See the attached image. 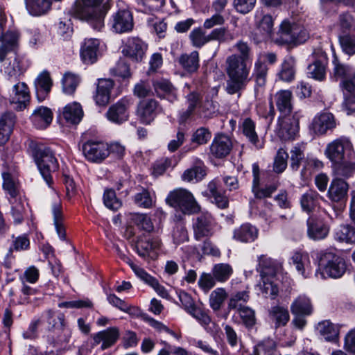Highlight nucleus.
Segmentation results:
<instances>
[{
    "label": "nucleus",
    "mask_w": 355,
    "mask_h": 355,
    "mask_svg": "<svg viewBox=\"0 0 355 355\" xmlns=\"http://www.w3.org/2000/svg\"><path fill=\"white\" fill-rule=\"evenodd\" d=\"M4 72L10 77H16L23 71L21 59L16 54L10 56L4 64Z\"/></svg>",
    "instance_id": "obj_44"
},
{
    "label": "nucleus",
    "mask_w": 355,
    "mask_h": 355,
    "mask_svg": "<svg viewBox=\"0 0 355 355\" xmlns=\"http://www.w3.org/2000/svg\"><path fill=\"white\" fill-rule=\"evenodd\" d=\"M153 86L157 96L173 103L178 99L176 89L166 79H157L153 81Z\"/></svg>",
    "instance_id": "obj_23"
},
{
    "label": "nucleus",
    "mask_w": 355,
    "mask_h": 355,
    "mask_svg": "<svg viewBox=\"0 0 355 355\" xmlns=\"http://www.w3.org/2000/svg\"><path fill=\"white\" fill-rule=\"evenodd\" d=\"M132 104L130 97H123L112 105L106 112L107 119L112 123L120 124L128 119V108Z\"/></svg>",
    "instance_id": "obj_12"
},
{
    "label": "nucleus",
    "mask_w": 355,
    "mask_h": 355,
    "mask_svg": "<svg viewBox=\"0 0 355 355\" xmlns=\"http://www.w3.org/2000/svg\"><path fill=\"white\" fill-rule=\"evenodd\" d=\"M83 114L81 105L79 103L73 102L66 105L60 111L59 118L68 124L76 125L80 122Z\"/></svg>",
    "instance_id": "obj_17"
},
{
    "label": "nucleus",
    "mask_w": 355,
    "mask_h": 355,
    "mask_svg": "<svg viewBox=\"0 0 355 355\" xmlns=\"http://www.w3.org/2000/svg\"><path fill=\"white\" fill-rule=\"evenodd\" d=\"M326 64L325 60H315L309 64L308 73L310 77L316 80H324L326 76Z\"/></svg>",
    "instance_id": "obj_49"
},
{
    "label": "nucleus",
    "mask_w": 355,
    "mask_h": 355,
    "mask_svg": "<svg viewBox=\"0 0 355 355\" xmlns=\"http://www.w3.org/2000/svg\"><path fill=\"white\" fill-rule=\"evenodd\" d=\"M261 282L259 286L265 297H271L274 299L278 294L279 290L277 285L274 282L275 277L261 278Z\"/></svg>",
    "instance_id": "obj_48"
},
{
    "label": "nucleus",
    "mask_w": 355,
    "mask_h": 355,
    "mask_svg": "<svg viewBox=\"0 0 355 355\" xmlns=\"http://www.w3.org/2000/svg\"><path fill=\"white\" fill-rule=\"evenodd\" d=\"M99 42L96 39H86L81 46L80 55L86 64H93L97 60Z\"/></svg>",
    "instance_id": "obj_29"
},
{
    "label": "nucleus",
    "mask_w": 355,
    "mask_h": 355,
    "mask_svg": "<svg viewBox=\"0 0 355 355\" xmlns=\"http://www.w3.org/2000/svg\"><path fill=\"white\" fill-rule=\"evenodd\" d=\"M119 335V330L116 327L99 331L94 336V345L102 343L101 348L102 349H107L116 343Z\"/></svg>",
    "instance_id": "obj_24"
},
{
    "label": "nucleus",
    "mask_w": 355,
    "mask_h": 355,
    "mask_svg": "<svg viewBox=\"0 0 355 355\" xmlns=\"http://www.w3.org/2000/svg\"><path fill=\"white\" fill-rule=\"evenodd\" d=\"M180 64L189 72L196 71L199 67V54L193 51L190 54H184L180 57Z\"/></svg>",
    "instance_id": "obj_46"
},
{
    "label": "nucleus",
    "mask_w": 355,
    "mask_h": 355,
    "mask_svg": "<svg viewBox=\"0 0 355 355\" xmlns=\"http://www.w3.org/2000/svg\"><path fill=\"white\" fill-rule=\"evenodd\" d=\"M104 205L108 209L116 211L121 207V202L117 198L113 189H106L103 194Z\"/></svg>",
    "instance_id": "obj_62"
},
{
    "label": "nucleus",
    "mask_w": 355,
    "mask_h": 355,
    "mask_svg": "<svg viewBox=\"0 0 355 355\" xmlns=\"http://www.w3.org/2000/svg\"><path fill=\"white\" fill-rule=\"evenodd\" d=\"M318 266L320 275L331 278H340L347 270L345 259L332 252L322 251L318 256Z\"/></svg>",
    "instance_id": "obj_3"
},
{
    "label": "nucleus",
    "mask_w": 355,
    "mask_h": 355,
    "mask_svg": "<svg viewBox=\"0 0 355 355\" xmlns=\"http://www.w3.org/2000/svg\"><path fill=\"white\" fill-rule=\"evenodd\" d=\"M349 184L343 178H336L332 180L328 189L329 198L335 202H339L347 198Z\"/></svg>",
    "instance_id": "obj_19"
},
{
    "label": "nucleus",
    "mask_w": 355,
    "mask_h": 355,
    "mask_svg": "<svg viewBox=\"0 0 355 355\" xmlns=\"http://www.w3.org/2000/svg\"><path fill=\"white\" fill-rule=\"evenodd\" d=\"M172 237L174 243L180 244L189 240V235L184 224L177 223L173 227Z\"/></svg>",
    "instance_id": "obj_61"
},
{
    "label": "nucleus",
    "mask_w": 355,
    "mask_h": 355,
    "mask_svg": "<svg viewBox=\"0 0 355 355\" xmlns=\"http://www.w3.org/2000/svg\"><path fill=\"white\" fill-rule=\"evenodd\" d=\"M209 41L216 40L219 43L229 42L234 39V36L225 27L214 28L209 34Z\"/></svg>",
    "instance_id": "obj_56"
},
{
    "label": "nucleus",
    "mask_w": 355,
    "mask_h": 355,
    "mask_svg": "<svg viewBox=\"0 0 355 355\" xmlns=\"http://www.w3.org/2000/svg\"><path fill=\"white\" fill-rule=\"evenodd\" d=\"M31 120L36 128L45 129L52 122L53 113L49 108L40 106L33 111Z\"/></svg>",
    "instance_id": "obj_26"
},
{
    "label": "nucleus",
    "mask_w": 355,
    "mask_h": 355,
    "mask_svg": "<svg viewBox=\"0 0 355 355\" xmlns=\"http://www.w3.org/2000/svg\"><path fill=\"white\" fill-rule=\"evenodd\" d=\"M232 148L230 138L223 134L216 135L210 146V153L216 158H223L227 156Z\"/></svg>",
    "instance_id": "obj_16"
},
{
    "label": "nucleus",
    "mask_w": 355,
    "mask_h": 355,
    "mask_svg": "<svg viewBox=\"0 0 355 355\" xmlns=\"http://www.w3.org/2000/svg\"><path fill=\"white\" fill-rule=\"evenodd\" d=\"M162 108L158 101L153 98L140 101L136 110L139 121L150 125L160 112Z\"/></svg>",
    "instance_id": "obj_9"
},
{
    "label": "nucleus",
    "mask_w": 355,
    "mask_h": 355,
    "mask_svg": "<svg viewBox=\"0 0 355 355\" xmlns=\"http://www.w3.org/2000/svg\"><path fill=\"white\" fill-rule=\"evenodd\" d=\"M131 220L135 225L146 232H150L154 229L151 219L146 214H132Z\"/></svg>",
    "instance_id": "obj_57"
},
{
    "label": "nucleus",
    "mask_w": 355,
    "mask_h": 355,
    "mask_svg": "<svg viewBox=\"0 0 355 355\" xmlns=\"http://www.w3.org/2000/svg\"><path fill=\"white\" fill-rule=\"evenodd\" d=\"M225 71L228 76L226 85V92L229 94H237L239 96L250 80V67L249 63L240 61L235 55H230L225 61Z\"/></svg>",
    "instance_id": "obj_1"
},
{
    "label": "nucleus",
    "mask_w": 355,
    "mask_h": 355,
    "mask_svg": "<svg viewBox=\"0 0 355 355\" xmlns=\"http://www.w3.org/2000/svg\"><path fill=\"white\" fill-rule=\"evenodd\" d=\"M80 79L78 76L72 73H66L62 78V90L64 94L68 95L73 94Z\"/></svg>",
    "instance_id": "obj_53"
},
{
    "label": "nucleus",
    "mask_w": 355,
    "mask_h": 355,
    "mask_svg": "<svg viewBox=\"0 0 355 355\" xmlns=\"http://www.w3.org/2000/svg\"><path fill=\"white\" fill-rule=\"evenodd\" d=\"M250 300L249 292L242 291L232 294L228 302V309L230 310H239L245 305Z\"/></svg>",
    "instance_id": "obj_47"
},
{
    "label": "nucleus",
    "mask_w": 355,
    "mask_h": 355,
    "mask_svg": "<svg viewBox=\"0 0 355 355\" xmlns=\"http://www.w3.org/2000/svg\"><path fill=\"white\" fill-rule=\"evenodd\" d=\"M290 153V167L293 171H297L299 170L301 164H304V161L306 159L304 157V150H302L299 146H294L291 149Z\"/></svg>",
    "instance_id": "obj_59"
},
{
    "label": "nucleus",
    "mask_w": 355,
    "mask_h": 355,
    "mask_svg": "<svg viewBox=\"0 0 355 355\" xmlns=\"http://www.w3.org/2000/svg\"><path fill=\"white\" fill-rule=\"evenodd\" d=\"M205 194L213 198L212 202H214L218 207L225 209L228 207V198L218 191L217 184L215 181H211L208 184L207 189L205 192Z\"/></svg>",
    "instance_id": "obj_38"
},
{
    "label": "nucleus",
    "mask_w": 355,
    "mask_h": 355,
    "mask_svg": "<svg viewBox=\"0 0 355 355\" xmlns=\"http://www.w3.org/2000/svg\"><path fill=\"white\" fill-rule=\"evenodd\" d=\"M147 50V45L138 37L129 38L122 49L123 55L134 62L142 61Z\"/></svg>",
    "instance_id": "obj_14"
},
{
    "label": "nucleus",
    "mask_w": 355,
    "mask_h": 355,
    "mask_svg": "<svg viewBox=\"0 0 355 355\" xmlns=\"http://www.w3.org/2000/svg\"><path fill=\"white\" fill-rule=\"evenodd\" d=\"M299 129V122L290 116H283L279 119L277 134L282 140L294 139Z\"/></svg>",
    "instance_id": "obj_15"
},
{
    "label": "nucleus",
    "mask_w": 355,
    "mask_h": 355,
    "mask_svg": "<svg viewBox=\"0 0 355 355\" xmlns=\"http://www.w3.org/2000/svg\"><path fill=\"white\" fill-rule=\"evenodd\" d=\"M103 0H78L73 12L81 20L87 21L94 29L101 31L104 26L105 12L101 7Z\"/></svg>",
    "instance_id": "obj_2"
},
{
    "label": "nucleus",
    "mask_w": 355,
    "mask_h": 355,
    "mask_svg": "<svg viewBox=\"0 0 355 355\" xmlns=\"http://www.w3.org/2000/svg\"><path fill=\"white\" fill-rule=\"evenodd\" d=\"M167 204L184 214H193L200 210L193 195L187 189H176L171 191L166 198Z\"/></svg>",
    "instance_id": "obj_5"
},
{
    "label": "nucleus",
    "mask_w": 355,
    "mask_h": 355,
    "mask_svg": "<svg viewBox=\"0 0 355 355\" xmlns=\"http://www.w3.org/2000/svg\"><path fill=\"white\" fill-rule=\"evenodd\" d=\"M52 80L48 71H44L40 73L35 80L37 98L43 101L51 91Z\"/></svg>",
    "instance_id": "obj_27"
},
{
    "label": "nucleus",
    "mask_w": 355,
    "mask_h": 355,
    "mask_svg": "<svg viewBox=\"0 0 355 355\" xmlns=\"http://www.w3.org/2000/svg\"><path fill=\"white\" fill-rule=\"evenodd\" d=\"M281 269V264L271 258L265 255L259 257L257 270L260 273L261 278L275 277Z\"/></svg>",
    "instance_id": "obj_25"
},
{
    "label": "nucleus",
    "mask_w": 355,
    "mask_h": 355,
    "mask_svg": "<svg viewBox=\"0 0 355 355\" xmlns=\"http://www.w3.org/2000/svg\"><path fill=\"white\" fill-rule=\"evenodd\" d=\"M114 85V81L110 78H101L98 80L94 101L101 106L106 105L110 98V93Z\"/></svg>",
    "instance_id": "obj_20"
},
{
    "label": "nucleus",
    "mask_w": 355,
    "mask_h": 355,
    "mask_svg": "<svg viewBox=\"0 0 355 355\" xmlns=\"http://www.w3.org/2000/svg\"><path fill=\"white\" fill-rule=\"evenodd\" d=\"M293 94L289 90H280L275 95V102L278 110L286 116L293 109Z\"/></svg>",
    "instance_id": "obj_32"
},
{
    "label": "nucleus",
    "mask_w": 355,
    "mask_h": 355,
    "mask_svg": "<svg viewBox=\"0 0 355 355\" xmlns=\"http://www.w3.org/2000/svg\"><path fill=\"white\" fill-rule=\"evenodd\" d=\"M354 153L350 139L345 136L336 138L329 142L324 150V155L331 163L336 161L347 159Z\"/></svg>",
    "instance_id": "obj_7"
},
{
    "label": "nucleus",
    "mask_w": 355,
    "mask_h": 355,
    "mask_svg": "<svg viewBox=\"0 0 355 355\" xmlns=\"http://www.w3.org/2000/svg\"><path fill=\"white\" fill-rule=\"evenodd\" d=\"M227 297V293L223 288H217L214 290L209 296V305L214 311L221 309L225 300Z\"/></svg>",
    "instance_id": "obj_51"
},
{
    "label": "nucleus",
    "mask_w": 355,
    "mask_h": 355,
    "mask_svg": "<svg viewBox=\"0 0 355 355\" xmlns=\"http://www.w3.org/2000/svg\"><path fill=\"white\" fill-rule=\"evenodd\" d=\"M255 123L250 119L246 118L242 123V132L248 141L257 149L263 148V142L259 139L256 130Z\"/></svg>",
    "instance_id": "obj_34"
},
{
    "label": "nucleus",
    "mask_w": 355,
    "mask_h": 355,
    "mask_svg": "<svg viewBox=\"0 0 355 355\" xmlns=\"http://www.w3.org/2000/svg\"><path fill=\"white\" fill-rule=\"evenodd\" d=\"M332 63L336 76L343 79H355V69L353 67L342 63L336 56L334 58Z\"/></svg>",
    "instance_id": "obj_42"
},
{
    "label": "nucleus",
    "mask_w": 355,
    "mask_h": 355,
    "mask_svg": "<svg viewBox=\"0 0 355 355\" xmlns=\"http://www.w3.org/2000/svg\"><path fill=\"white\" fill-rule=\"evenodd\" d=\"M307 37V32L303 27L284 19L279 25L274 40L279 44H300L304 42Z\"/></svg>",
    "instance_id": "obj_6"
},
{
    "label": "nucleus",
    "mask_w": 355,
    "mask_h": 355,
    "mask_svg": "<svg viewBox=\"0 0 355 355\" xmlns=\"http://www.w3.org/2000/svg\"><path fill=\"white\" fill-rule=\"evenodd\" d=\"M319 194L314 191H309L302 195L300 199V204L304 211L309 212L312 211L318 204Z\"/></svg>",
    "instance_id": "obj_50"
},
{
    "label": "nucleus",
    "mask_w": 355,
    "mask_h": 355,
    "mask_svg": "<svg viewBox=\"0 0 355 355\" xmlns=\"http://www.w3.org/2000/svg\"><path fill=\"white\" fill-rule=\"evenodd\" d=\"M256 29L253 33V40L256 43L266 41L271 37L273 32L274 19L270 14L262 10H257L254 15Z\"/></svg>",
    "instance_id": "obj_8"
},
{
    "label": "nucleus",
    "mask_w": 355,
    "mask_h": 355,
    "mask_svg": "<svg viewBox=\"0 0 355 355\" xmlns=\"http://www.w3.org/2000/svg\"><path fill=\"white\" fill-rule=\"evenodd\" d=\"M206 175L205 170L202 166H194L187 169L182 174V178L187 182L199 181Z\"/></svg>",
    "instance_id": "obj_63"
},
{
    "label": "nucleus",
    "mask_w": 355,
    "mask_h": 355,
    "mask_svg": "<svg viewBox=\"0 0 355 355\" xmlns=\"http://www.w3.org/2000/svg\"><path fill=\"white\" fill-rule=\"evenodd\" d=\"M35 161L44 180L49 186L53 182L51 173L59 167L54 152L47 146H37L33 153Z\"/></svg>",
    "instance_id": "obj_4"
},
{
    "label": "nucleus",
    "mask_w": 355,
    "mask_h": 355,
    "mask_svg": "<svg viewBox=\"0 0 355 355\" xmlns=\"http://www.w3.org/2000/svg\"><path fill=\"white\" fill-rule=\"evenodd\" d=\"M295 75V61L289 58L283 62L281 69L278 73L279 78L285 82H291L294 80Z\"/></svg>",
    "instance_id": "obj_45"
},
{
    "label": "nucleus",
    "mask_w": 355,
    "mask_h": 355,
    "mask_svg": "<svg viewBox=\"0 0 355 355\" xmlns=\"http://www.w3.org/2000/svg\"><path fill=\"white\" fill-rule=\"evenodd\" d=\"M329 232V227L321 221L313 218L307 220V234L313 240H320L327 237Z\"/></svg>",
    "instance_id": "obj_31"
},
{
    "label": "nucleus",
    "mask_w": 355,
    "mask_h": 355,
    "mask_svg": "<svg viewBox=\"0 0 355 355\" xmlns=\"http://www.w3.org/2000/svg\"><path fill=\"white\" fill-rule=\"evenodd\" d=\"M16 122L12 112H6L0 117V145H3L9 139Z\"/></svg>",
    "instance_id": "obj_28"
},
{
    "label": "nucleus",
    "mask_w": 355,
    "mask_h": 355,
    "mask_svg": "<svg viewBox=\"0 0 355 355\" xmlns=\"http://www.w3.org/2000/svg\"><path fill=\"white\" fill-rule=\"evenodd\" d=\"M189 38L192 45L197 48H201L205 44L210 42L209 34L206 35V33L200 28H194L190 33Z\"/></svg>",
    "instance_id": "obj_58"
},
{
    "label": "nucleus",
    "mask_w": 355,
    "mask_h": 355,
    "mask_svg": "<svg viewBox=\"0 0 355 355\" xmlns=\"http://www.w3.org/2000/svg\"><path fill=\"white\" fill-rule=\"evenodd\" d=\"M268 316L276 329L286 326L290 320L287 308L279 305L272 306L270 309Z\"/></svg>",
    "instance_id": "obj_33"
},
{
    "label": "nucleus",
    "mask_w": 355,
    "mask_h": 355,
    "mask_svg": "<svg viewBox=\"0 0 355 355\" xmlns=\"http://www.w3.org/2000/svg\"><path fill=\"white\" fill-rule=\"evenodd\" d=\"M234 47L238 52V54H234L235 57L240 61L250 64L252 53L251 47L248 42L240 40L235 44Z\"/></svg>",
    "instance_id": "obj_52"
},
{
    "label": "nucleus",
    "mask_w": 355,
    "mask_h": 355,
    "mask_svg": "<svg viewBox=\"0 0 355 355\" xmlns=\"http://www.w3.org/2000/svg\"><path fill=\"white\" fill-rule=\"evenodd\" d=\"M336 127L334 116L330 112H322L312 120L309 128L316 135H324Z\"/></svg>",
    "instance_id": "obj_13"
},
{
    "label": "nucleus",
    "mask_w": 355,
    "mask_h": 355,
    "mask_svg": "<svg viewBox=\"0 0 355 355\" xmlns=\"http://www.w3.org/2000/svg\"><path fill=\"white\" fill-rule=\"evenodd\" d=\"M161 245L162 241L158 237L150 239L140 236L135 241V249L141 257L146 259L151 251L159 249Z\"/></svg>",
    "instance_id": "obj_22"
},
{
    "label": "nucleus",
    "mask_w": 355,
    "mask_h": 355,
    "mask_svg": "<svg viewBox=\"0 0 355 355\" xmlns=\"http://www.w3.org/2000/svg\"><path fill=\"white\" fill-rule=\"evenodd\" d=\"M193 236L196 240L208 239L214 234V222L211 214H202L196 217L193 222Z\"/></svg>",
    "instance_id": "obj_11"
},
{
    "label": "nucleus",
    "mask_w": 355,
    "mask_h": 355,
    "mask_svg": "<svg viewBox=\"0 0 355 355\" xmlns=\"http://www.w3.org/2000/svg\"><path fill=\"white\" fill-rule=\"evenodd\" d=\"M133 19L128 10H120L113 15L112 28L116 33H123L132 29Z\"/></svg>",
    "instance_id": "obj_18"
},
{
    "label": "nucleus",
    "mask_w": 355,
    "mask_h": 355,
    "mask_svg": "<svg viewBox=\"0 0 355 355\" xmlns=\"http://www.w3.org/2000/svg\"><path fill=\"white\" fill-rule=\"evenodd\" d=\"M82 149L86 159L92 162H101L109 155V144L103 141L89 140Z\"/></svg>",
    "instance_id": "obj_10"
},
{
    "label": "nucleus",
    "mask_w": 355,
    "mask_h": 355,
    "mask_svg": "<svg viewBox=\"0 0 355 355\" xmlns=\"http://www.w3.org/2000/svg\"><path fill=\"white\" fill-rule=\"evenodd\" d=\"M334 175L340 178H349L355 173V162L343 159L331 163Z\"/></svg>",
    "instance_id": "obj_35"
},
{
    "label": "nucleus",
    "mask_w": 355,
    "mask_h": 355,
    "mask_svg": "<svg viewBox=\"0 0 355 355\" xmlns=\"http://www.w3.org/2000/svg\"><path fill=\"white\" fill-rule=\"evenodd\" d=\"M237 313L247 328H252L257 322L255 311L248 306H245L236 311Z\"/></svg>",
    "instance_id": "obj_54"
},
{
    "label": "nucleus",
    "mask_w": 355,
    "mask_h": 355,
    "mask_svg": "<svg viewBox=\"0 0 355 355\" xmlns=\"http://www.w3.org/2000/svg\"><path fill=\"white\" fill-rule=\"evenodd\" d=\"M268 73V67L265 63L260 61H257L254 64V69L253 76H254L257 84L262 87L266 82V77Z\"/></svg>",
    "instance_id": "obj_60"
},
{
    "label": "nucleus",
    "mask_w": 355,
    "mask_h": 355,
    "mask_svg": "<svg viewBox=\"0 0 355 355\" xmlns=\"http://www.w3.org/2000/svg\"><path fill=\"white\" fill-rule=\"evenodd\" d=\"M292 314L310 315L313 312L311 300L306 295H299L291 305Z\"/></svg>",
    "instance_id": "obj_37"
},
{
    "label": "nucleus",
    "mask_w": 355,
    "mask_h": 355,
    "mask_svg": "<svg viewBox=\"0 0 355 355\" xmlns=\"http://www.w3.org/2000/svg\"><path fill=\"white\" fill-rule=\"evenodd\" d=\"M315 329L327 341L336 340L338 337L339 329L338 326L333 324L329 320L318 322Z\"/></svg>",
    "instance_id": "obj_36"
},
{
    "label": "nucleus",
    "mask_w": 355,
    "mask_h": 355,
    "mask_svg": "<svg viewBox=\"0 0 355 355\" xmlns=\"http://www.w3.org/2000/svg\"><path fill=\"white\" fill-rule=\"evenodd\" d=\"M46 319L48 323V329L52 331L60 333L62 331L65 327L64 315L62 313L55 314L51 311L46 312Z\"/></svg>",
    "instance_id": "obj_43"
},
{
    "label": "nucleus",
    "mask_w": 355,
    "mask_h": 355,
    "mask_svg": "<svg viewBox=\"0 0 355 355\" xmlns=\"http://www.w3.org/2000/svg\"><path fill=\"white\" fill-rule=\"evenodd\" d=\"M334 239L342 243H355V228L349 225H342L334 230Z\"/></svg>",
    "instance_id": "obj_39"
},
{
    "label": "nucleus",
    "mask_w": 355,
    "mask_h": 355,
    "mask_svg": "<svg viewBox=\"0 0 355 355\" xmlns=\"http://www.w3.org/2000/svg\"><path fill=\"white\" fill-rule=\"evenodd\" d=\"M10 102L15 105V109L22 110L29 102L28 87L24 83H19L14 85L12 94H10Z\"/></svg>",
    "instance_id": "obj_21"
},
{
    "label": "nucleus",
    "mask_w": 355,
    "mask_h": 355,
    "mask_svg": "<svg viewBox=\"0 0 355 355\" xmlns=\"http://www.w3.org/2000/svg\"><path fill=\"white\" fill-rule=\"evenodd\" d=\"M324 166L323 162L317 158L306 157L304 161L303 167L301 170V177L303 180L309 178L313 173L322 169Z\"/></svg>",
    "instance_id": "obj_41"
},
{
    "label": "nucleus",
    "mask_w": 355,
    "mask_h": 355,
    "mask_svg": "<svg viewBox=\"0 0 355 355\" xmlns=\"http://www.w3.org/2000/svg\"><path fill=\"white\" fill-rule=\"evenodd\" d=\"M213 275L219 282H226L233 272L232 268L227 263L216 264L212 270Z\"/></svg>",
    "instance_id": "obj_55"
},
{
    "label": "nucleus",
    "mask_w": 355,
    "mask_h": 355,
    "mask_svg": "<svg viewBox=\"0 0 355 355\" xmlns=\"http://www.w3.org/2000/svg\"><path fill=\"white\" fill-rule=\"evenodd\" d=\"M211 137L210 131L203 127L198 128L192 135L191 141L192 143L200 146L206 144Z\"/></svg>",
    "instance_id": "obj_64"
},
{
    "label": "nucleus",
    "mask_w": 355,
    "mask_h": 355,
    "mask_svg": "<svg viewBox=\"0 0 355 355\" xmlns=\"http://www.w3.org/2000/svg\"><path fill=\"white\" fill-rule=\"evenodd\" d=\"M28 12L33 16L45 14L51 7L49 0H25Z\"/></svg>",
    "instance_id": "obj_40"
},
{
    "label": "nucleus",
    "mask_w": 355,
    "mask_h": 355,
    "mask_svg": "<svg viewBox=\"0 0 355 355\" xmlns=\"http://www.w3.org/2000/svg\"><path fill=\"white\" fill-rule=\"evenodd\" d=\"M258 236V230L256 227L245 223L236 228L234 231V239L242 243L253 242Z\"/></svg>",
    "instance_id": "obj_30"
}]
</instances>
